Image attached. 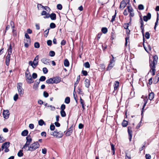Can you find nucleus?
Masks as SVG:
<instances>
[{
  "label": "nucleus",
  "instance_id": "49",
  "mask_svg": "<svg viewBox=\"0 0 159 159\" xmlns=\"http://www.w3.org/2000/svg\"><path fill=\"white\" fill-rule=\"evenodd\" d=\"M39 85L36 84H34L33 85V88L35 90H37L38 89Z\"/></svg>",
  "mask_w": 159,
  "mask_h": 159
},
{
  "label": "nucleus",
  "instance_id": "64",
  "mask_svg": "<svg viewBox=\"0 0 159 159\" xmlns=\"http://www.w3.org/2000/svg\"><path fill=\"white\" fill-rule=\"evenodd\" d=\"M47 150L46 148H44L42 149V152L43 154H46L47 153Z\"/></svg>",
  "mask_w": 159,
  "mask_h": 159
},
{
  "label": "nucleus",
  "instance_id": "2",
  "mask_svg": "<svg viewBox=\"0 0 159 159\" xmlns=\"http://www.w3.org/2000/svg\"><path fill=\"white\" fill-rule=\"evenodd\" d=\"M40 146V145L38 142L37 141L36 142H34V143H32L30 145V146H28V148L27 149H26V151H33L36 150Z\"/></svg>",
  "mask_w": 159,
  "mask_h": 159
},
{
  "label": "nucleus",
  "instance_id": "32",
  "mask_svg": "<svg viewBox=\"0 0 159 159\" xmlns=\"http://www.w3.org/2000/svg\"><path fill=\"white\" fill-rule=\"evenodd\" d=\"M60 114H61V116L62 117H65L66 116V113L65 111H64V110L61 111H60Z\"/></svg>",
  "mask_w": 159,
  "mask_h": 159
},
{
  "label": "nucleus",
  "instance_id": "59",
  "mask_svg": "<svg viewBox=\"0 0 159 159\" xmlns=\"http://www.w3.org/2000/svg\"><path fill=\"white\" fill-rule=\"evenodd\" d=\"M80 103L82 105V106L85 105L84 100L82 99L81 97L80 98Z\"/></svg>",
  "mask_w": 159,
  "mask_h": 159
},
{
  "label": "nucleus",
  "instance_id": "50",
  "mask_svg": "<svg viewBox=\"0 0 159 159\" xmlns=\"http://www.w3.org/2000/svg\"><path fill=\"white\" fill-rule=\"evenodd\" d=\"M65 108H66L65 105L64 104H62L61 105V107H60V109L61 110V111L64 110L65 109Z\"/></svg>",
  "mask_w": 159,
  "mask_h": 159
},
{
  "label": "nucleus",
  "instance_id": "51",
  "mask_svg": "<svg viewBox=\"0 0 159 159\" xmlns=\"http://www.w3.org/2000/svg\"><path fill=\"white\" fill-rule=\"evenodd\" d=\"M43 71L44 74H47L48 72V70L46 67H44L43 69Z\"/></svg>",
  "mask_w": 159,
  "mask_h": 159
},
{
  "label": "nucleus",
  "instance_id": "60",
  "mask_svg": "<svg viewBox=\"0 0 159 159\" xmlns=\"http://www.w3.org/2000/svg\"><path fill=\"white\" fill-rule=\"evenodd\" d=\"M82 73L84 76H87L88 75L87 72L86 70H82Z\"/></svg>",
  "mask_w": 159,
  "mask_h": 159
},
{
  "label": "nucleus",
  "instance_id": "33",
  "mask_svg": "<svg viewBox=\"0 0 159 159\" xmlns=\"http://www.w3.org/2000/svg\"><path fill=\"white\" fill-rule=\"evenodd\" d=\"M127 9H128V11L129 13L133 12V9L131 6H127Z\"/></svg>",
  "mask_w": 159,
  "mask_h": 159
},
{
  "label": "nucleus",
  "instance_id": "18",
  "mask_svg": "<svg viewBox=\"0 0 159 159\" xmlns=\"http://www.w3.org/2000/svg\"><path fill=\"white\" fill-rule=\"evenodd\" d=\"M63 134L62 133L61 131H59L58 132L57 134L56 135V138H61L63 136Z\"/></svg>",
  "mask_w": 159,
  "mask_h": 159
},
{
  "label": "nucleus",
  "instance_id": "14",
  "mask_svg": "<svg viewBox=\"0 0 159 159\" xmlns=\"http://www.w3.org/2000/svg\"><path fill=\"white\" fill-rule=\"evenodd\" d=\"M127 4L124 1H122L120 2V8H122L123 9L126 6Z\"/></svg>",
  "mask_w": 159,
  "mask_h": 159
},
{
  "label": "nucleus",
  "instance_id": "27",
  "mask_svg": "<svg viewBox=\"0 0 159 159\" xmlns=\"http://www.w3.org/2000/svg\"><path fill=\"white\" fill-rule=\"evenodd\" d=\"M19 94L20 96H22L24 93V89H18V90Z\"/></svg>",
  "mask_w": 159,
  "mask_h": 159
},
{
  "label": "nucleus",
  "instance_id": "8",
  "mask_svg": "<svg viewBox=\"0 0 159 159\" xmlns=\"http://www.w3.org/2000/svg\"><path fill=\"white\" fill-rule=\"evenodd\" d=\"M80 80V75H78L77 78V80L75 83L74 84V95H75V93H76V92L75 91V90L76 89V87L77 85L79 83Z\"/></svg>",
  "mask_w": 159,
  "mask_h": 159
},
{
  "label": "nucleus",
  "instance_id": "39",
  "mask_svg": "<svg viewBox=\"0 0 159 159\" xmlns=\"http://www.w3.org/2000/svg\"><path fill=\"white\" fill-rule=\"evenodd\" d=\"M34 47L35 48H39L40 47V44L39 43L35 42L34 43Z\"/></svg>",
  "mask_w": 159,
  "mask_h": 159
},
{
  "label": "nucleus",
  "instance_id": "45",
  "mask_svg": "<svg viewBox=\"0 0 159 159\" xmlns=\"http://www.w3.org/2000/svg\"><path fill=\"white\" fill-rule=\"evenodd\" d=\"M38 61H36V62H34L32 65L33 66H32V67L34 68H35L38 65Z\"/></svg>",
  "mask_w": 159,
  "mask_h": 159
},
{
  "label": "nucleus",
  "instance_id": "55",
  "mask_svg": "<svg viewBox=\"0 0 159 159\" xmlns=\"http://www.w3.org/2000/svg\"><path fill=\"white\" fill-rule=\"evenodd\" d=\"M43 96L45 98L48 97L49 96L48 93L46 91H44L43 93Z\"/></svg>",
  "mask_w": 159,
  "mask_h": 159
},
{
  "label": "nucleus",
  "instance_id": "63",
  "mask_svg": "<svg viewBox=\"0 0 159 159\" xmlns=\"http://www.w3.org/2000/svg\"><path fill=\"white\" fill-rule=\"evenodd\" d=\"M66 41L64 39H63L62 40L61 42V45H64L66 44Z\"/></svg>",
  "mask_w": 159,
  "mask_h": 159
},
{
  "label": "nucleus",
  "instance_id": "44",
  "mask_svg": "<svg viewBox=\"0 0 159 159\" xmlns=\"http://www.w3.org/2000/svg\"><path fill=\"white\" fill-rule=\"evenodd\" d=\"M150 34L149 32H146L145 34V37L146 39H148L150 38Z\"/></svg>",
  "mask_w": 159,
  "mask_h": 159
},
{
  "label": "nucleus",
  "instance_id": "29",
  "mask_svg": "<svg viewBox=\"0 0 159 159\" xmlns=\"http://www.w3.org/2000/svg\"><path fill=\"white\" fill-rule=\"evenodd\" d=\"M12 48L11 45L10 44L9 45V48L8 49V53L11 55L12 53Z\"/></svg>",
  "mask_w": 159,
  "mask_h": 159
},
{
  "label": "nucleus",
  "instance_id": "6",
  "mask_svg": "<svg viewBox=\"0 0 159 159\" xmlns=\"http://www.w3.org/2000/svg\"><path fill=\"white\" fill-rule=\"evenodd\" d=\"M128 132L129 135V141H131L132 136V128L131 127H128Z\"/></svg>",
  "mask_w": 159,
  "mask_h": 159
},
{
  "label": "nucleus",
  "instance_id": "36",
  "mask_svg": "<svg viewBox=\"0 0 159 159\" xmlns=\"http://www.w3.org/2000/svg\"><path fill=\"white\" fill-rule=\"evenodd\" d=\"M158 14L157 13V19L155 23V25L154 27V29L155 30H156V28L157 27V26L158 24Z\"/></svg>",
  "mask_w": 159,
  "mask_h": 159
},
{
  "label": "nucleus",
  "instance_id": "61",
  "mask_svg": "<svg viewBox=\"0 0 159 159\" xmlns=\"http://www.w3.org/2000/svg\"><path fill=\"white\" fill-rule=\"evenodd\" d=\"M55 128V126L53 125H51L50 126V129L51 130L53 131L54 130Z\"/></svg>",
  "mask_w": 159,
  "mask_h": 159
},
{
  "label": "nucleus",
  "instance_id": "38",
  "mask_svg": "<svg viewBox=\"0 0 159 159\" xmlns=\"http://www.w3.org/2000/svg\"><path fill=\"white\" fill-rule=\"evenodd\" d=\"M56 27V25L54 23H51L50 25V27L51 29H54Z\"/></svg>",
  "mask_w": 159,
  "mask_h": 159
},
{
  "label": "nucleus",
  "instance_id": "25",
  "mask_svg": "<svg viewBox=\"0 0 159 159\" xmlns=\"http://www.w3.org/2000/svg\"><path fill=\"white\" fill-rule=\"evenodd\" d=\"M28 133V131L27 130H25L22 132L21 134L22 136H25L27 135Z\"/></svg>",
  "mask_w": 159,
  "mask_h": 159
},
{
  "label": "nucleus",
  "instance_id": "15",
  "mask_svg": "<svg viewBox=\"0 0 159 159\" xmlns=\"http://www.w3.org/2000/svg\"><path fill=\"white\" fill-rule=\"evenodd\" d=\"M10 143L9 142H5L3 143L2 146V148L3 149L4 148H8L9 147Z\"/></svg>",
  "mask_w": 159,
  "mask_h": 159
},
{
  "label": "nucleus",
  "instance_id": "31",
  "mask_svg": "<svg viewBox=\"0 0 159 159\" xmlns=\"http://www.w3.org/2000/svg\"><path fill=\"white\" fill-rule=\"evenodd\" d=\"M107 29L106 27H103L101 30L102 32L104 34H106L107 32Z\"/></svg>",
  "mask_w": 159,
  "mask_h": 159
},
{
  "label": "nucleus",
  "instance_id": "42",
  "mask_svg": "<svg viewBox=\"0 0 159 159\" xmlns=\"http://www.w3.org/2000/svg\"><path fill=\"white\" fill-rule=\"evenodd\" d=\"M55 52L54 51H51L49 52V55L52 57H53L55 55Z\"/></svg>",
  "mask_w": 159,
  "mask_h": 159
},
{
  "label": "nucleus",
  "instance_id": "1",
  "mask_svg": "<svg viewBox=\"0 0 159 159\" xmlns=\"http://www.w3.org/2000/svg\"><path fill=\"white\" fill-rule=\"evenodd\" d=\"M158 57L157 56L155 55L153 57V60H149V66L150 68V70L148 73V74L149 72L151 73L152 76H154L155 75L156 72V65L157 63Z\"/></svg>",
  "mask_w": 159,
  "mask_h": 159
},
{
  "label": "nucleus",
  "instance_id": "52",
  "mask_svg": "<svg viewBox=\"0 0 159 159\" xmlns=\"http://www.w3.org/2000/svg\"><path fill=\"white\" fill-rule=\"evenodd\" d=\"M145 157L146 159H151V156L149 154H146Z\"/></svg>",
  "mask_w": 159,
  "mask_h": 159
},
{
  "label": "nucleus",
  "instance_id": "11",
  "mask_svg": "<svg viewBox=\"0 0 159 159\" xmlns=\"http://www.w3.org/2000/svg\"><path fill=\"white\" fill-rule=\"evenodd\" d=\"M9 54H7L6 58V63L7 66H8L10 64V56Z\"/></svg>",
  "mask_w": 159,
  "mask_h": 159
},
{
  "label": "nucleus",
  "instance_id": "19",
  "mask_svg": "<svg viewBox=\"0 0 159 159\" xmlns=\"http://www.w3.org/2000/svg\"><path fill=\"white\" fill-rule=\"evenodd\" d=\"M53 78H50L47 80L46 82L48 84H53L54 83Z\"/></svg>",
  "mask_w": 159,
  "mask_h": 159
},
{
  "label": "nucleus",
  "instance_id": "28",
  "mask_svg": "<svg viewBox=\"0 0 159 159\" xmlns=\"http://www.w3.org/2000/svg\"><path fill=\"white\" fill-rule=\"evenodd\" d=\"M40 126H42L43 125H46V124L44 121L42 120H40L38 122Z\"/></svg>",
  "mask_w": 159,
  "mask_h": 159
},
{
  "label": "nucleus",
  "instance_id": "12",
  "mask_svg": "<svg viewBox=\"0 0 159 159\" xmlns=\"http://www.w3.org/2000/svg\"><path fill=\"white\" fill-rule=\"evenodd\" d=\"M53 79L54 81L53 82L55 84H57L59 83L61 81V79L60 77L58 76L53 77Z\"/></svg>",
  "mask_w": 159,
  "mask_h": 159
},
{
  "label": "nucleus",
  "instance_id": "41",
  "mask_svg": "<svg viewBox=\"0 0 159 159\" xmlns=\"http://www.w3.org/2000/svg\"><path fill=\"white\" fill-rule=\"evenodd\" d=\"M84 66L86 68H89L90 67V65L88 62H86L85 63L84 65Z\"/></svg>",
  "mask_w": 159,
  "mask_h": 159
},
{
  "label": "nucleus",
  "instance_id": "46",
  "mask_svg": "<svg viewBox=\"0 0 159 159\" xmlns=\"http://www.w3.org/2000/svg\"><path fill=\"white\" fill-rule=\"evenodd\" d=\"M38 76L37 75L36 73H33L32 75V78L33 79H36L37 78Z\"/></svg>",
  "mask_w": 159,
  "mask_h": 159
},
{
  "label": "nucleus",
  "instance_id": "21",
  "mask_svg": "<svg viewBox=\"0 0 159 159\" xmlns=\"http://www.w3.org/2000/svg\"><path fill=\"white\" fill-rule=\"evenodd\" d=\"M41 61L44 64L46 65H48L49 64V62L48 61V59L46 58H43L41 60Z\"/></svg>",
  "mask_w": 159,
  "mask_h": 159
},
{
  "label": "nucleus",
  "instance_id": "53",
  "mask_svg": "<svg viewBox=\"0 0 159 159\" xmlns=\"http://www.w3.org/2000/svg\"><path fill=\"white\" fill-rule=\"evenodd\" d=\"M57 8L58 9L61 10L62 9V7L61 4H59L57 5Z\"/></svg>",
  "mask_w": 159,
  "mask_h": 159
},
{
  "label": "nucleus",
  "instance_id": "24",
  "mask_svg": "<svg viewBox=\"0 0 159 159\" xmlns=\"http://www.w3.org/2000/svg\"><path fill=\"white\" fill-rule=\"evenodd\" d=\"M114 64H113L111 63H110L108 65L107 67V70H111V68L113 67Z\"/></svg>",
  "mask_w": 159,
  "mask_h": 159
},
{
  "label": "nucleus",
  "instance_id": "54",
  "mask_svg": "<svg viewBox=\"0 0 159 159\" xmlns=\"http://www.w3.org/2000/svg\"><path fill=\"white\" fill-rule=\"evenodd\" d=\"M22 84L21 83H19V84H18V85L17 86V88L18 90V89H22Z\"/></svg>",
  "mask_w": 159,
  "mask_h": 159
},
{
  "label": "nucleus",
  "instance_id": "48",
  "mask_svg": "<svg viewBox=\"0 0 159 159\" xmlns=\"http://www.w3.org/2000/svg\"><path fill=\"white\" fill-rule=\"evenodd\" d=\"M138 9L139 10H143L144 9V7L143 6L142 4H139L138 6Z\"/></svg>",
  "mask_w": 159,
  "mask_h": 159
},
{
  "label": "nucleus",
  "instance_id": "57",
  "mask_svg": "<svg viewBox=\"0 0 159 159\" xmlns=\"http://www.w3.org/2000/svg\"><path fill=\"white\" fill-rule=\"evenodd\" d=\"M4 140H5V139H4V138L1 135H0V143H2Z\"/></svg>",
  "mask_w": 159,
  "mask_h": 159
},
{
  "label": "nucleus",
  "instance_id": "43",
  "mask_svg": "<svg viewBox=\"0 0 159 159\" xmlns=\"http://www.w3.org/2000/svg\"><path fill=\"white\" fill-rule=\"evenodd\" d=\"M46 79V78L45 76H41L39 79V80L40 81H44Z\"/></svg>",
  "mask_w": 159,
  "mask_h": 159
},
{
  "label": "nucleus",
  "instance_id": "10",
  "mask_svg": "<svg viewBox=\"0 0 159 159\" xmlns=\"http://www.w3.org/2000/svg\"><path fill=\"white\" fill-rule=\"evenodd\" d=\"M151 14L150 13H148L147 16H144L143 17V20L145 21H147L148 20H150L151 18Z\"/></svg>",
  "mask_w": 159,
  "mask_h": 159
},
{
  "label": "nucleus",
  "instance_id": "26",
  "mask_svg": "<svg viewBox=\"0 0 159 159\" xmlns=\"http://www.w3.org/2000/svg\"><path fill=\"white\" fill-rule=\"evenodd\" d=\"M128 124V122L125 120H124L122 123V125L123 127L127 126Z\"/></svg>",
  "mask_w": 159,
  "mask_h": 159
},
{
  "label": "nucleus",
  "instance_id": "23",
  "mask_svg": "<svg viewBox=\"0 0 159 159\" xmlns=\"http://www.w3.org/2000/svg\"><path fill=\"white\" fill-rule=\"evenodd\" d=\"M64 66L66 67H68L69 66V61L67 59H66L64 60Z\"/></svg>",
  "mask_w": 159,
  "mask_h": 159
},
{
  "label": "nucleus",
  "instance_id": "5",
  "mask_svg": "<svg viewBox=\"0 0 159 159\" xmlns=\"http://www.w3.org/2000/svg\"><path fill=\"white\" fill-rule=\"evenodd\" d=\"M140 20L141 24L140 28L141 30V32L142 33L143 35V41L144 42V25L143 24V19L141 17H140Z\"/></svg>",
  "mask_w": 159,
  "mask_h": 159
},
{
  "label": "nucleus",
  "instance_id": "40",
  "mask_svg": "<svg viewBox=\"0 0 159 159\" xmlns=\"http://www.w3.org/2000/svg\"><path fill=\"white\" fill-rule=\"evenodd\" d=\"M50 29H47L44 31L45 34H44V36L47 37L49 33V30Z\"/></svg>",
  "mask_w": 159,
  "mask_h": 159
},
{
  "label": "nucleus",
  "instance_id": "7",
  "mask_svg": "<svg viewBox=\"0 0 159 159\" xmlns=\"http://www.w3.org/2000/svg\"><path fill=\"white\" fill-rule=\"evenodd\" d=\"M73 125H72L70 127L67 129L66 133V136H69L72 133Z\"/></svg>",
  "mask_w": 159,
  "mask_h": 159
},
{
  "label": "nucleus",
  "instance_id": "37",
  "mask_svg": "<svg viewBox=\"0 0 159 159\" xmlns=\"http://www.w3.org/2000/svg\"><path fill=\"white\" fill-rule=\"evenodd\" d=\"M22 152L23 151L22 150H20L19 151L17 154V155L18 157H21L23 156V153Z\"/></svg>",
  "mask_w": 159,
  "mask_h": 159
},
{
  "label": "nucleus",
  "instance_id": "34",
  "mask_svg": "<svg viewBox=\"0 0 159 159\" xmlns=\"http://www.w3.org/2000/svg\"><path fill=\"white\" fill-rule=\"evenodd\" d=\"M25 37L26 39H28V40H27V42H30V38L29 35L27 33H25Z\"/></svg>",
  "mask_w": 159,
  "mask_h": 159
},
{
  "label": "nucleus",
  "instance_id": "22",
  "mask_svg": "<svg viewBox=\"0 0 159 159\" xmlns=\"http://www.w3.org/2000/svg\"><path fill=\"white\" fill-rule=\"evenodd\" d=\"M143 101L144 102V103L143 104V108H142V111H141V115H142L143 114V111L145 107V106H146V104L148 102V99H144Z\"/></svg>",
  "mask_w": 159,
  "mask_h": 159
},
{
  "label": "nucleus",
  "instance_id": "4",
  "mask_svg": "<svg viewBox=\"0 0 159 159\" xmlns=\"http://www.w3.org/2000/svg\"><path fill=\"white\" fill-rule=\"evenodd\" d=\"M26 143L24 145L23 148H24L26 149L30 145V144L31 143L32 139L30 135H29L26 137Z\"/></svg>",
  "mask_w": 159,
  "mask_h": 159
},
{
  "label": "nucleus",
  "instance_id": "9",
  "mask_svg": "<svg viewBox=\"0 0 159 159\" xmlns=\"http://www.w3.org/2000/svg\"><path fill=\"white\" fill-rule=\"evenodd\" d=\"M3 115L4 118L6 119L8 118L9 115V111L8 110H4L3 111Z\"/></svg>",
  "mask_w": 159,
  "mask_h": 159
},
{
  "label": "nucleus",
  "instance_id": "58",
  "mask_svg": "<svg viewBox=\"0 0 159 159\" xmlns=\"http://www.w3.org/2000/svg\"><path fill=\"white\" fill-rule=\"evenodd\" d=\"M18 98V95L17 94H16L14 97V100L15 101H17Z\"/></svg>",
  "mask_w": 159,
  "mask_h": 159
},
{
  "label": "nucleus",
  "instance_id": "30",
  "mask_svg": "<svg viewBox=\"0 0 159 159\" xmlns=\"http://www.w3.org/2000/svg\"><path fill=\"white\" fill-rule=\"evenodd\" d=\"M70 102V98L69 97H66L65 100V102L67 104H69Z\"/></svg>",
  "mask_w": 159,
  "mask_h": 159
},
{
  "label": "nucleus",
  "instance_id": "62",
  "mask_svg": "<svg viewBox=\"0 0 159 159\" xmlns=\"http://www.w3.org/2000/svg\"><path fill=\"white\" fill-rule=\"evenodd\" d=\"M47 44L48 46H51L52 44V41L50 40H48L47 41Z\"/></svg>",
  "mask_w": 159,
  "mask_h": 159
},
{
  "label": "nucleus",
  "instance_id": "20",
  "mask_svg": "<svg viewBox=\"0 0 159 159\" xmlns=\"http://www.w3.org/2000/svg\"><path fill=\"white\" fill-rule=\"evenodd\" d=\"M154 97V94L153 92H151L148 95V98L150 100H152Z\"/></svg>",
  "mask_w": 159,
  "mask_h": 159
},
{
  "label": "nucleus",
  "instance_id": "17",
  "mask_svg": "<svg viewBox=\"0 0 159 159\" xmlns=\"http://www.w3.org/2000/svg\"><path fill=\"white\" fill-rule=\"evenodd\" d=\"M50 17L52 20H55L56 19V15L55 13H52L50 14Z\"/></svg>",
  "mask_w": 159,
  "mask_h": 159
},
{
  "label": "nucleus",
  "instance_id": "56",
  "mask_svg": "<svg viewBox=\"0 0 159 159\" xmlns=\"http://www.w3.org/2000/svg\"><path fill=\"white\" fill-rule=\"evenodd\" d=\"M78 93L80 94H83L81 89L80 88H78Z\"/></svg>",
  "mask_w": 159,
  "mask_h": 159
},
{
  "label": "nucleus",
  "instance_id": "13",
  "mask_svg": "<svg viewBox=\"0 0 159 159\" xmlns=\"http://www.w3.org/2000/svg\"><path fill=\"white\" fill-rule=\"evenodd\" d=\"M119 82L118 81H115L114 84V90L113 91V93H114L115 91L116 90L119 86Z\"/></svg>",
  "mask_w": 159,
  "mask_h": 159
},
{
  "label": "nucleus",
  "instance_id": "16",
  "mask_svg": "<svg viewBox=\"0 0 159 159\" xmlns=\"http://www.w3.org/2000/svg\"><path fill=\"white\" fill-rule=\"evenodd\" d=\"M84 82L86 87L87 88H89L90 85L89 80L87 79H86L85 80Z\"/></svg>",
  "mask_w": 159,
  "mask_h": 159
},
{
  "label": "nucleus",
  "instance_id": "3",
  "mask_svg": "<svg viewBox=\"0 0 159 159\" xmlns=\"http://www.w3.org/2000/svg\"><path fill=\"white\" fill-rule=\"evenodd\" d=\"M25 77L26 80L28 84H31L34 82L30 74L29 73L27 74L26 73H25Z\"/></svg>",
  "mask_w": 159,
  "mask_h": 159
},
{
  "label": "nucleus",
  "instance_id": "35",
  "mask_svg": "<svg viewBox=\"0 0 159 159\" xmlns=\"http://www.w3.org/2000/svg\"><path fill=\"white\" fill-rule=\"evenodd\" d=\"M116 15V11L115 10V14L112 16V18L111 20V22H113L115 20V18Z\"/></svg>",
  "mask_w": 159,
  "mask_h": 159
},
{
  "label": "nucleus",
  "instance_id": "47",
  "mask_svg": "<svg viewBox=\"0 0 159 159\" xmlns=\"http://www.w3.org/2000/svg\"><path fill=\"white\" fill-rule=\"evenodd\" d=\"M39 6H40L42 8H44L45 10H47L46 8H45V7H47L48 8V9L50 10V8H49L48 7H44L43 6H42L41 4H38V5H37V6H38V7L39 8Z\"/></svg>",
  "mask_w": 159,
  "mask_h": 159
}]
</instances>
